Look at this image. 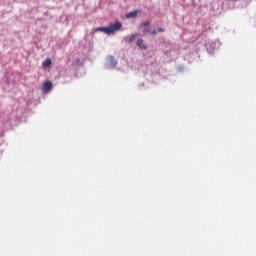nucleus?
<instances>
[{
  "mask_svg": "<svg viewBox=\"0 0 256 256\" xmlns=\"http://www.w3.org/2000/svg\"><path fill=\"white\" fill-rule=\"evenodd\" d=\"M123 27V24L120 21H116L114 23H111L107 27H98L95 29L96 33H105L106 35H113V33H116V31H121V28Z\"/></svg>",
  "mask_w": 256,
  "mask_h": 256,
  "instance_id": "1",
  "label": "nucleus"
},
{
  "mask_svg": "<svg viewBox=\"0 0 256 256\" xmlns=\"http://www.w3.org/2000/svg\"><path fill=\"white\" fill-rule=\"evenodd\" d=\"M219 47H221V42H219V40H212L206 43L208 53H215Z\"/></svg>",
  "mask_w": 256,
  "mask_h": 256,
  "instance_id": "2",
  "label": "nucleus"
},
{
  "mask_svg": "<svg viewBox=\"0 0 256 256\" xmlns=\"http://www.w3.org/2000/svg\"><path fill=\"white\" fill-rule=\"evenodd\" d=\"M117 59H115V57L113 55H108L106 57V61H105V68L106 69H115V67H117Z\"/></svg>",
  "mask_w": 256,
  "mask_h": 256,
  "instance_id": "3",
  "label": "nucleus"
},
{
  "mask_svg": "<svg viewBox=\"0 0 256 256\" xmlns=\"http://www.w3.org/2000/svg\"><path fill=\"white\" fill-rule=\"evenodd\" d=\"M140 27H142L144 33H149L150 35H157L156 30H151V22L150 21H145L140 24Z\"/></svg>",
  "mask_w": 256,
  "mask_h": 256,
  "instance_id": "4",
  "label": "nucleus"
},
{
  "mask_svg": "<svg viewBox=\"0 0 256 256\" xmlns=\"http://www.w3.org/2000/svg\"><path fill=\"white\" fill-rule=\"evenodd\" d=\"M52 87H53V83L51 81H45L43 83V91H45V93L51 91Z\"/></svg>",
  "mask_w": 256,
  "mask_h": 256,
  "instance_id": "5",
  "label": "nucleus"
},
{
  "mask_svg": "<svg viewBox=\"0 0 256 256\" xmlns=\"http://www.w3.org/2000/svg\"><path fill=\"white\" fill-rule=\"evenodd\" d=\"M137 13H138L137 10H133L126 14V18L127 19H135V17H137Z\"/></svg>",
  "mask_w": 256,
  "mask_h": 256,
  "instance_id": "6",
  "label": "nucleus"
},
{
  "mask_svg": "<svg viewBox=\"0 0 256 256\" xmlns=\"http://www.w3.org/2000/svg\"><path fill=\"white\" fill-rule=\"evenodd\" d=\"M137 47H139L140 49H147V46H145V44H143V39L137 40Z\"/></svg>",
  "mask_w": 256,
  "mask_h": 256,
  "instance_id": "7",
  "label": "nucleus"
},
{
  "mask_svg": "<svg viewBox=\"0 0 256 256\" xmlns=\"http://www.w3.org/2000/svg\"><path fill=\"white\" fill-rule=\"evenodd\" d=\"M137 33H135V34H132V36H130L129 38H128V43H134L135 42V39H137Z\"/></svg>",
  "mask_w": 256,
  "mask_h": 256,
  "instance_id": "8",
  "label": "nucleus"
},
{
  "mask_svg": "<svg viewBox=\"0 0 256 256\" xmlns=\"http://www.w3.org/2000/svg\"><path fill=\"white\" fill-rule=\"evenodd\" d=\"M43 67H51V59L47 58L43 63Z\"/></svg>",
  "mask_w": 256,
  "mask_h": 256,
  "instance_id": "9",
  "label": "nucleus"
},
{
  "mask_svg": "<svg viewBox=\"0 0 256 256\" xmlns=\"http://www.w3.org/2000/svg\"><path fill=\"white\" fill-rule=\"evenodd\" d=\"M155 31H157V33H165V29H163V28H158Z\"/></svg>",
  "mask_w": 256,
  "mask_h": 256,
  "instance_id": "10",
  "label": "nucleus"
},
{
  "mask_svg": "<svg viewBox=\"0 0 256 256\" xmlns=\"http://www.w3.org/2000/svg\"><path fill=\"white\" fill-rule=\"evenodd\" d=\"M178 71H183V66H179Z\"/></svg>",
  "mask_w": 256,
  "mask_h": 256,
  "instance_id": "11",
  "label": "nucleus"
}]
</instances>
